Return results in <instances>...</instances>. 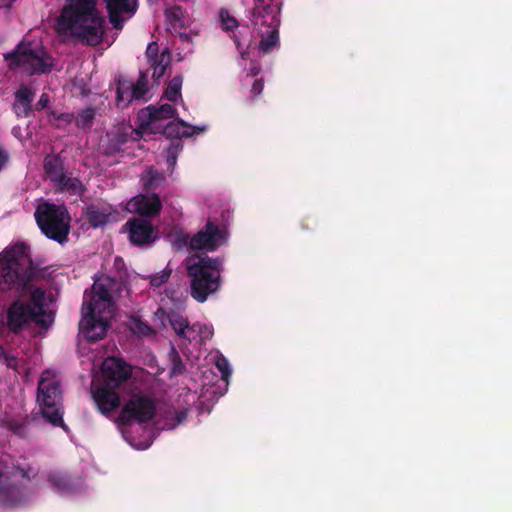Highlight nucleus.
I'll return each instance as SVG.
<instances>
[{
	"instance_id": "35",
	"label": "nucleus",
	"mask_w": 512,
	"mask_h": 512,
	"mask_svg": "<svg viewBox=\"0 0 512 512\" xmlns=\"http://www.w3.org/2000/svg\"><path fill=\"white\" fill-rule=\"evenodd\" d=\"M171 272L172 270L166 267L163 271L151 276L150 284L154 287L164 285L170 279Z\"/></svg>"
},
{
	"instance_id": "37",
	"label": "nucleus",
	"mask_w": 512,
	"mask_h": 512,
	"mask_svg": "<svg viewBox=\"0 0 512 512\" xmlns=\"http://www.w3.org/2000/svg\"><path fill=\"white\" fill-rule=\"evenodd\" d=\"M216 366L221 372L222 379L228 381V377L231 375V367L229 366L228 360L225 357L218 358L216 361Z\"/></svg>"
},
{
	"instance_id": "1",
	"label": "nucleus",
	"mask_w": 512,
	"mask_h": 512,
	"mask_svg": "<svg viewBox=\"0 0 512 512\" xmlns=\"http://www.w3.org/2000/svg\"><path fill=\"white\" fill-rule=\"evenodd\" d=\"M122 286L121 281L111 276H102L94 281L89 299L84 295L79 329L88 341L101 340L107 335L114 298L120 294Z\"/></svg>"
},
{
	"instance_id": "36",
	"label": "nucleus",
	"mask_w": 512,
	"mask_h": 512,
	"mask_svg": "<svg viewBox=\"0 0 512 512\" xmlns=\"http://www.w3.org/2000/svg\"><path fill=\"white\" fill-rule=\"evenodd\" d=\"M145 56L148 60L149 65L151 66L153 62L158 59V57L161 56V53H159V46L157 42H150L148 43V47L145 51Z\"/></svg>"
},
{
	"instance_id": "43",
	"label": "nucleus",
	"mask_w": 512,
	"mask_h": 512,
	"mask_svg": "<svg viewBox=\"0 0 512 512\" xmlns=\"http://www.w3.org/2000/svg\"><path fill=\"white\" fill-rule=\"evenodd\" d=\"M261 8L259 6H256L252 10V22L253 24H258V17L261 15Z\"/></svg>"
},
{
	"instance_id": "5",
	"label": "nucleus",
	"mask_w": 512,
	"mask_h": 512,
	"mask_svg": "<svg viewBox=\"0 0 512 512\" xmlns=\"http://www.w3.org/2000/svg\"><path fill=\"white\" fill-rule=\"evenodd\" d=\"M46 293L41 288L32 290L27 303L12 302L6 312V326L14 334L23 330L29 322L42 329H48L54 321L53 313L46 310Z\"/></svg>"
},
{
	"instance_id": "21",
	"label": "nucleus",
	"mask_w": 512,
	"mask_h": 512,
	"mask_svg": "<svg viewBox=\"0 0 512 512\" xmlns=\"http://www.w3.org/2000/svg\"><path fill=\"white\" fill-rule=\"evenodd\" d=\"M167 317L172 329L175 330L178 336L191 339V334L195 331L196 325L190 326L188 318L175 311L168 313Z\"/></svg>"
},
{
	"instance_id": "7",
	"label": "nucleus",
	"mask_w": 512,
	"mask_h": 512,
	"mask_svg": "<svg viewBox=\"0 0 512 512\" xmlns=\"http://www.w3.org/2000/svg\"><path fill=\"white\" fill-rule=\"evenodd\" d=\"M35 221L46 237L59 244L67 243L71 230V216L66 207L49 202L38 204L35 209Z\"/></svg>"
},
{
	"instance_id": "27",
	"label": "nucleus",
	"mask_w": 512,
	"mask_h": 512,
	"mask_svg": "<svg viewBox=\"0 0 512 512\" xmlns=\"http://www.w3.org/2000/svg\"><path fill=\"white\" fill-rule=\"evenodd\" d=\"M183 84V78L181 75H175L167 84L164 97L170 102H176L178 98H181V88Z\"/></svg>"
},
{
	"instance_id": "30",
	"label": "nucleus",
	"mask_w": 512,
	"mask_h": 512,
	"mask_svg": "<svg viewBox=\"0 0 512 512\" xmlns=\"http://www.w3.org/2000/svg\"><path fill=\"white\" fill-rule=\"evenodd\" d=\"M148 90H149V87H148L147 72L141 71L140 76L137 80V83L133 86V88L131 90V98H134V99L143 98Z\"/></svg>"
},
{
	"instance_id": "32",
	"label": "nucleus",
	"mask_w": 512,
	"mask_h": 512,
	"mask_svg": "<svg viewBox=\"0 0 512 512\" xmlns=\"http://www.w3.org/2000/svg\"><path fill=\"white\" fill-rule=\"evenodd\" d=\"M170 361H171L170 374L173 376L182 375V373H184V371L186 369V366L175 347H172V349H171Z\"/></svg>"
},
{
	"instance_id": "20",
	"label": "nucleus",
	"mask_w": 512,
	"mask_h": 512,
	"mask_svg": "<svg viewBox=\"0 0 512 512\" xmlns=\"http://www.w3.org/2000/svg\"><path fill=\"white\" fill-rule=\"evenodd\" d=\"M84 216L88 223L93 227L107 225L112 217L110 206H99V204H90L86 207Z\"/></svg>"
},
{
	"instance_id": "18",
	"label": "nucleus",
	"mask_w": 512,
	"mask_h": 512,
	"mask_svg": "<svg viewBox=\"0 0 512 512\" xmlns=\"http://www.w3.org/2000/svg\"><path fill=\"white\" fill-rule=\"evenodd\" d=\"M92 398L98 411L102 414H110L121 404L119 394L107 384L105 386H99L98 388L92 389Z\"/></svg>"
},
{
	"instance_id": "38",
	"label": "nucleus",
	"mask_w": 512,
	"mask_h": 512,
	"mask_svg": "<svg viewBox=\"0 0 512 512\" xmlns=\"http://www.w3.org/2000/svg\"><path fill=\"white\" fill-rule=\"evenodd\" d=\"M0 358H3L7 367H15L18 360L15 356L7 353L5 348L0 345Z\"/></svg>"
},
{
	"instance_id": "28",
	"label": "nucleus",
	"mask_w": 512,
	"mask_h": 512,
	"mask_svg": "<svg viewBox=\"0 0 512 512\" xmlns=\"http://www.w3.org/2000/svg\"><path fill=\"white\" fill-rule=\"evenodd\" d=\"M74 120L75 115L71 114V112H57L55 110L49 112L50 124L56 127V129H64Z\"/></svg>"
},
{
	"instance_id": "22",
	"label": "nucleus",
	"mask_w": 512,
	"mask_h": 512,
	"mask_svg": "<svg viewBox=\"0 0 512 512\" xmlns=\"http://www.w3.org/2000/svg\"><path fill=\"white\" fill-rule=\"evenodd\" d=\"M43 166L48 178L57 186L64 171L62 158L58 154H47Z\"/></svg>"
},
{
	"instance_id": "29",
	"label": "nucleus",
	"mask_w": 512,
	"mask_h": 512,
	"mask_svg": "<svg viewBox=\"0 0 512 512\" xmlns=\"http://www.w3.org/2000/svg\"><path fill=\"white\" fill-rule=\"evenodd\" d=\"M279 43V32L276 28H272L268 31L267 35L264 37L262 35L261 40L259 42V51L263 53H270L273 51L274 47Z\"/></svg>"
},
{
	"instance_id": "40",
	"label": "nucleus",
	"mask_w": 512,
	"mask_h": 512,
	"mask_svg": "<svg viewBox=\"0 0 512 512\" xmlns=\"http://www.w3.org/2000/svg\"><path fill=\"white\" fill-rule=\"evenodd\" d=\"M263 86H264V84H263L262 79H256L253 82L251 90H250L251 97L256 98L257 95H260L263 90Z\"/></svg>"
},
{
	"instance_id": "3",
	"label": "nucleus",
	"mask_w": 512,
	"mask_h": 512,
	"mask_svg": "<svg viewBox=\"0 0 512 512\" xmlns=\"http://www.w3.org/2000/svg\"><path fill=\"white\" fill-rule=\"evenodd\" d=\"M30 256V247L15 243L0 253V291L11 295L25 294L37 272Z\"/></svg>"
},
{
	"instance_id": "10",
	"label": "nucleus",
	"mask_w": 512,
	"mask_h": 512,
	"mask_svg": "<svg viewBox=\"0 0 512 512\" xmlns=\"http://www.w3.org/2000/svg\"><path fill=\"white\" fill-rule=\"evenodd\" d=\"M156 413L154 400L146 395H133L122 407L116 421L120 425L128 426L132 422H148Z\"/></svg>"
},
{
	"instance_id": "39",
	"label": "nucleus",
	"mask_w": 512,
	"mask_h": 512,
	"mask_svg": "<svg viewBox=\"0 0 512 512\" xmlns=\"http://www.w3.org/2000/svg\"><path fill=\"white\" fill-rule=\"evenodd\" d=\"M49 104H50V96H49V94L42 93L40 95L38 101L36 102V104L33 105L34 112L35 111H42V109L47 108Z\"/></svg>"
},
{
	"instance_id": "41",
	"label": "nucleus",
	"mask_w": 512,
	"mask_h": 512,
	"mask_svg": "<svg viewBox=\"0 0 512 512\" xmlns=\"http://www.w3.org/2000/svg\"><path fill=\"white\" fill-rule=\"evenodd\" d=\"M9 159L10 156L7 149L3 148V146L0 145V170H3Z\"/></svg>"
},
{
	"instance_id": "12",
	"label": "nucleus",
	"mask_w": 512,
	"mask_h": 512,
	"mask_svg": "<svg viewBox=\"0 0 512 512\" xmlns=\"http://www.w3.org/2000/svg\"><path fill=\"white\" fill-rule=\"evenodd\" d=\"M124 228L127 230L130 243L138 247L152 244L158 236L157 228L143 217H132L126 221Z\"/></svg>"
},
{
	"instance_id": "42",
	"label": "nucleus",
	"mask_w": 512,
	"mask_h": 512,
	"mask_svg": "<svg viewBox=\"0 0 512 512\" xmlns=\"http://www.w3.org/2000/svg\"><path fill=\"white\" fill-rule=\"evenodd\" d=\"M179 145V142H177L176 146L171 144V146L168 148V162L175 163Z\"/></svg>"
},
{
	"instance_id": "14",
	"label": "nucleus",
	"mask_w": 512,
	"mask_h": 512,
	"mask_svg": "<svg viewBox=\"0 0 512 512\" xmlns=\"http://www.w3.org/2000/svg\"><path fill=\"white\" fill-rule=\"evenodd\" d=\"M105 384L116 389L132 377V367L121 358H107L102 365Z\"/></svg>"
},
{
	"instance_id": "19",
	"label": "nucleus",
	"mask_w": 512,
	"mask_h": 512,
	"mask_svg": "<svg viewBox=\"0 0 512 512\" xmlns=\"http://www.w3.org/2000/svg\"><path fill=\"white\" fill-rule=\"evenodd\" d=\"M203 130L204 128L192 126L186 124L183 120L176 119L170 120L165 124V126H163V135H165L166 138L176 139L179 141L180 138H188V136L201 133Z\"/></svg>"
},
{
	"instance_id": "33",
	"label": "nucleus",
	"mask_w": 512,
	"mask_h": 512,
	"mask_svg": "<svg viewBox=\"0 0 512 512\" xmlns=\"http://www.w3.org/2000/svg\"><path fill=\"white\" fill-rule=\"evenodd\" d=\"M182 16L183 10L180 6H174L166 10V20L170 26L174 27V29H176V27L183 26L181 20Z\"/></svg>"
},
{
	"instance_id": "15",
	"label": "nucleus",
	"mask_w": 512,
	"mask_h": 512,
	"mask_svg": "<svg viewBox=\"0 0 512 512\" xmlns=\"http://www.w3.org/2000/svg\"><path fill=\"white\" fill-rule=\"evenodd\" d=\"M106 11L111 25L116 30H121L125 21L135 15L138 8V0H104Z\"/></svg>"
},
{
	"instance_id": "24",
	"label": "nucleus",
	"mask_w": 512,
	"mask_h": 512,
	"mask_svg": "<svg viewBox=\"0 0 512 512\" xmlns=\"http://www.w3.org/2000/svg\"><path fill=\"white\" fill-rule=\"evenodd\" d=\"M48 480L56 489L60 491H71L75 489V481L68 474L61 471H52L48 474Z\"/></svg>"
},
{
	"instance_id": "26",
	"label": "nucleus",
	"mask_w": 512,
	"mask_h": 512,
	"mask_svg": "<svg viewBox=\"0 0 512 512\" xmlns=\"http://www.w3.org/2000/svg\"><path fill=\"white\" fill-rule=\"evenodd\" d=\"M96 117V108L88 107L78 111L74 116L75 125L81 130H90Z\"/></svg>"
},
{
	"instance_id": "4",
	"label": "nucleus",
	"mask_w": 512,
	"mask_h": 512,
	"mask_svg": "<svg viewBox=\"0 0 512 512\" xmlns=\"http://www.w3.org/2000/svg\"><path fill=\"white\" fill-rule=\"evenodd\" d=\"M223 258L209 257L207 254H195L187 266L190 279L191 296L197 302H206L209 295L217 293L221 287Z\"/></svg>"
},
{
	"instance_id": "45",
	"label": "nucleus",
	"mask_w": 512,
	"mask_h": 512,
	"mask_svg": "<svg viewBox=\"0 0 512 512\" xmlns=\"http://www.w3.org/2000/svg\"><path fill=\"white\" fill-rule=\"evenodd\" d=\"M260 71V67L254 66L252 67V75H258Z\"/></svg>"
},
{
	"instance_id": "8",
	"label": "nucleus",
	"mask_w": 512,
	"mask_h": 512,
	"mask_svg": "<svg viewBox=\"0 0 512 512\" xmlns=\"http://www.w3.org/2000/svg\"><path fill=\"white\" fill-rule=\"evenodd\" d=\"M31 467L0 465V506L15 508L25 501L26 482L32 480Z\"/></svg>"
},
{
	"instance_id": "6",
	"label": "nucleus",
	"mask_w": 512,
	"mask_h": 512,
	"mask_svg": "<svg viewBox=\"0 0 512 512\" xmlns=\"http://www.w3.org/2000/svg\"><path fill=\"white\" fill-rule=\"evenodd\" d=\"M4 60L10 70H20L28 75H43L49 73L54 66V58L43 46H33L22 40L15 49L4 54Z\"/></svg>"
},
{
	"instance_id": "11",
	"label": "nucleus",
	"mask_w": 512,
	"mask_h": 512,
	"mask_svg": "<svg viewBox=\"0 0 512 512\" xmlns=\"http://www.w3.org/2000/svg\"><path fill=\"white\" fill-rule=\"evenodd\" d=\"M176 108L170 103H164L163 105L148 106L139 112L138 118L140 120L138 129L142 133L163 134L164 120L174 117Z\"/></svg>"
},
{
	"instance_id": "25",
	"label": "nucleus",
	"mask_w": 512,
	"mask_h": 512,
	"mask_svg": "<svg viewBox=\"0 0 512 512\" xmlns=\"http://www.w3.org/2000/svg\"><path fill=\"white\" fill-rule=\"evenodd\" d=\"M56 188L60 191H66L71 195H81L84 190L82 181L65 174L64 171Z\"/></svg>"
},
{
	"instance_id": "44",
	"label": "nucleus",
	"mask_w": 512,
	"mask_h": 512,
	"mask_svg": "<svg viewBox=\"0 0 512 512\" xmlns=\"http://www.w3.org/2000/svg\"><path fill=\"white\" fill-rule=\"evenodd\" d=\"M234 43L236 44L238 51L241 53V56L243 58H245L246 53L242 52V46H241L240 40H239V38L235 37V35H234Z\"/></svg>"
},
{
	"instance_id": "46",
	"label": "nucleus",
	"mask_w": 512,
	"mask_h": 512,
	"mask_svg": "<svg viewBox=\"0 0 512 512\" xmlns=\"http://www.w3.org/2000/svg\"><path fill=\"white\" fill-rule=\"evenodd\" d=\"M122 98L123 97H122V94H121V90H118L117 91V101H118V103L121 102Z\"/></svg>"
},
{
	"instance_id": "47",
	"label": "nucleus",
	"mask_w": 512,
	"mask_h": 512,
	"mask_svg": "<svg viewBox=\"0 0 512 512\" xmlns=\"http://www.w3.org/2000/svg\"><path fill=\"white\" fill-rule=\"evenodd\" d=\"M301 228H302V230H309V228H308L307 224L305 223V221L301 222Z\"/></svg>"
},
{
	"instance_id": "34",
	"label": "nucleus",
	"mask_w": 512,
	"mask_h": 512,
	"mask_svg": "<svg viewBox=\"0 0 512 512\" xmlns=\"http://www.w3.org/2000/svg\"><path fill=\"white\" fill-rule=\"evenodd\" d=\"M220 21L222 29L224 31H234L238 27L239 23L235 16L230 15L226 8H221L219 11Z\"/></svg>"
},
{
	"instance_id": "48",
	"label": "nucleus",
	"mask_w": 512,
	"mask_h": 512,
	"mask_svg": "<svg viewBox=\"0 0 512 512\" xmlns=\"http://www.w3.org/2000/svg\"><path fill=\"white\" fill-rule=\"evenodd\" d=\"M183 417H185V413H180L179 415H177L178 421L181 422Z\"/></svg>"
},
{
	"instance_id": "2",
	"label": "nucleus",
	"mask_w": 512,
	"mask_h": 512,
	"mask_svg": "<svg viewBox=\"0 0 512 512\" xmlns=\"http://www.w3.org/2000/svg\"><path fill=\"white\" fill-rule=\"evenodd\" d=\"M97 0H68L56 21L60 35H70L82 44L98 45L105 34V19Z\"/></svg>"
},
{
	"instance_id": "13",
	"label": "nucleus",
	"mask_w": 512,
	"mask_h": 512,
	"mask_svg": "<svg viewBox=\"0 0 512 512\" xmlns=\"http://www.w3.org/2000/svg\"><path fill=\"white\" fill-rule=\"evenodd\" d=\"M225 239V231L221 230L213 221L208 220L204 228L199 230L190 239L189 246L193 250L206 249L213 252L223 243Z\"/></svg>"
},
{
	"instance_id": "31",
	"label": "nucleus",
	"mask_w": 512,
	"mask_h": 512,
	"mask_svg": "<svg viewBox=\"0 0 512 512\" xmlns=\"http://www.w3.org/2000/svg\"><path fill=\"white\" fill-rule=\"evenodd\" d=\"M164 181V176L159 174L157 171L149 170L148 175L143 179V187L147 193L154 191L159 188L160 183Z\"/></svg>"
},
{
	"instance_id": "23",
	"label": "nucleus",
	"mask_w": 512,
	"mask_h": 512,
	"mask_svg": "<svg viewBox=\"0 0 512 512\" xmlns=\"http://www.w3.org/2000/svg\"><path fill=\"white\" fill-rule=\"evenodd\" d=\"M171 65V51L164 48L158 59L150 66L153 69L152 79L157 83L164 76L168 66Z\"/></svg>"
},
{
	"instance_id": "17",
	"label": "nucleus",
	"mask_w": 512,
	"mask_h": 512,
	"mask_svg": "<svg viewBox=\"0 0 512 512\" xmlns=\"http://www.w3.org/2000/svg\"><path fill=\"white\" fill-rule=\"evenodd\" d=\"M131 205L134 212L144 217L158 216L163 208L161 197L157 193L140 194L131 199Z\"/></svg>"
},
{
	"instance_id": "16",
	"label": "nucleus",
	"mask_w": 512,
	"mask_h": 512,
	"mask_svg": "<svg viewBox=\"0 0 512 512\" xmlns=\"http://www.w3.org/2000/svg\"><path fill=\"white\" fill-rule=\"evenodd\" d=\"M36 98V89L31 85L21 84L14 92L12 111L17 118L34 116L33 102Z\"/></svg>"
},
{
	"instance_id": "9",
	"label": "nucleus",
	"mask_w": 512,
	"mask_h": 512,
	"mask_svg": "<svg viewBox=\"0 0 512 512\" xmlns=\"http://www.w3.org/2000/svg\"><path fill=\"white\" fill-rule=\"evenodd\" d=\"M37 399L43 417L53 426L66 428L63 420L61 384L43 372L38 382Z\"/></svg>"
}]
</instances>
